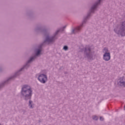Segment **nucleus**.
<instances>
[{"instance_id": "1", "label": "nucleus", "mask_w": 125, "mask_h": 125, "mask_svg": "<svg viewBox=\"0 0 125 125\" xmlns=\"http://www.w3.org/2000/svg\"><path fill=\"white\" fill-rule=\"evenodd\" d=\"M21 93L25 97V99H30L32 96V89L28 85H25L22 88Z\"/></svg>"}, {"instance_id": "2", "label": "nucleus", "mask_w": 125, "mask_h": 125, "mask_svg": "<svg viewBox=\"0 0 125 125\" xmlns=\"http://www.w3.org/2000/svg\"><path fill=\"white\" fill-rule=\"evenodd\" d=\"M115 31L117 34H121L122 36H125V21L122 23L121 28L119 31L117 32L116 30Z\"/></svg>"}, {"instance_id": "3", "label": "nucleus", "mask_w": 125, "mask_h": 125, "mask_svg": "<svg viewBox=\"0 0 125 125\" xmlns=\"http://www.w3.org/2000/svg\"><path fill=\"white\" fill-rule=\"evenodd\" d=\"M38 80L42 83H45L46 81H47V77L44 74H41L39 76Z\"/></svg>"}, {"instance_id": "4", "label": "nucleus", "mask_w": 125, "mask_h": 125, "mask_svg": "<svg viewBox=\"0 0 125 125\" xmlns=\"http://www.w3.org/2000/svg\"><path fill=\"white\" fill-rule=\"evenodd\" d=\"M104 52L105 53V54L104 55V59L105 61H109V60L110 58V53H107L108 52V49L107 48H105L104 49Z\"/></svg>"}, {"instance_id": "5", "label": "nucleus", "mask_w": 125, "mask_h": 125, "mask_svg": "<svg viewBox=\"0 0 125 125\" xmlns=\"http://www.w3.org/2000/svg\"><path fill=\"white\" fill-rule=\"evenodd\" d=\"M118 85L121 86H125V79L124 77L121 78L118 80Z\"/></svg>"}, {"instance_id": "6", "label": "nucleus", "mask_w": 125, "mask_h": 125, "mask_svg": "<svg viewBox=\"0 0 125 125\" xmlns=\"http://www.w3.org/2000/svg\"><path fill=\"white\" fill-rule=\"evenodd\" d=\"M82 27V26H78L77 27H76L74 30H73V33H76V32H78V31H80V30H81V27Z\"/></svg>"}, {"instance_id": "7", "label": "nucleus", "mask_w": 125, "mask_h": 125, "mask_svg": "<svg viewBox=\"0 0 125 125\" xmlns=\"http://www.w3.org/2000/svg\"><path fill=\"white\" fill-rule=\"evenodd\" d=\"M52 40H53L52 38H50L49 37H47L46 41V42H52Z\"/></svg>"}, {"instance_id": "8", "label": "nucleus", "mask_w": 125, "mask_h": 125, "mask_svg": "<svg viewBox=\"0 0 125 125\" xmlns=\"http://www.w3.org/2000/svg\"><path fill=\"white\" fill-rule=\"evenodd\" d=\"M42 51V49H39L37 51V52L36 53V55L37 56H38V55H40L41 54V52Z\"/></svg>"}, {"instance_id": "9", "label": "nucleus", "mask_w": 125, "mask_h": 125, "mask_svg": "<svg viewBox=\"0 0 125 125\" xmlns=\"http://www.w3.org/2000/svg\"><path fill=\"white\" fill-rule=\"evenodd\" d=\"M93 120H95L96 121L98 120V117L96 116H94L93 117Z\"/></svg>"}, {"instance_id": "10", "label": "nucleus", "mask_w": 125, "mask_h": 125, "mask_svg": "<svg viewBox=\"0 0 125 125\" xmlns=\"http://www.w3.org/2000/svg\"><path fill=\"white\" fill-rule=\"evenodd\" d=\"M32 101H29V106L30 107V108H33V106L32 105Z\"/></svg>"}, {"instance_id": "11", "label": "nucleus", "mask_w": 125, "mask_h": 125, "mask_svg": "<svg viewBox=\"0 0 125 125\" xmlns=\"http://www.w3.org/2000/svg\"><path fill=\"white\" fill-rule=\"evenodd\" d=\"M35 58L34 57H31L30 59V60L28 61V63H30V62H31V61H33V60H34Z\"/></svg>"}, {"instance_id": "12", "label": "nucleus", "mask_w": 125, "mask_h": 125, "mask_svg": "<svg viewBox=\"0 0 125 125\" xmlns=\"http://www.w3.org/2000/svg\"><path fill=\"white\" fill-rule=\"evenodd\" d=\"M63 49H64V50H67L68 49V46H64L63 47Z\"/></svg>"}, {"instance_id": "13", "label": "nucleus", "mask_w": 125, "mask_h": 125, "mask_svg": "<svg viewBox=\"0 0 125 125\" xmlns=\"http://www.w3.org/2000/svg\"><path fill=\"white\" fill-rule=\"evenodd\" d=\"M96 5H94V6L92 7V9H95V8H96Z\"/></svg>"}, {"instance_id": "14", "label": "nucleus", "mask_w": 125, "mask_h": 125, "mask_svg": "<svg viewBox=\"0 0 125 125\" xmlns=\"http://www.w3.org/2000/svg\"><path fill=\"white\" fill-rule=\"evenodd\" d=\"M85 51H88V52H90V48H88V49H85Z\"/></svg>"}, {"instance_id": "15", "label": "nucleus", "mask_w": 125, "mask_h": 125, "mask_svg": "<svg viewBox=\"0 0 125 125\" xmlns=\"http://www.w3.org/2000/svg\"><path fill=\"white\" fill-rule=\"evenodd\" d=\"M100 120L101 121H103V120H104V118H103V117H101L100 118Z\"/></svg>"}, {"instance_id": "16", "label": "nucleus", "mask_w": 125, "mask_h": 125, "mask_svg": "<svg viewBox=\"0 0 125 125\" xmlns=\"http://www.w3.org/2000/svg\"><path fill=\"white\" fill-rule=\"evenodd\" d=\"M100 0H99V2H100Z\"/></svg>"}]
</instances>
